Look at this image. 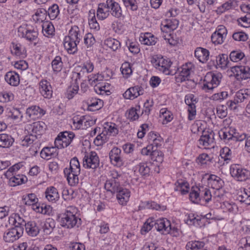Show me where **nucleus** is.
<instances>
[{
	"mask_svg": "<svg viewBox=\"0 0 250 250\" xmlns=\"http://www.w3.org/2000/svg\"><path fill=\"white\" fill-rule=\"evenodd\" d=\"M82 38L79 28L77 26L71 27L68 36L65 37L64 47L69 54H74L78 50L77 45Z\"/></svg>",
	"mask_w": 250,
	"mask_h": 250,
	"instance_id": "1",
	"label": "nucleus"
},
{
	"mask_svg": "<svg viewBox=\"0 0 250 250\" xmlns=\"http://www.w3.org/2000/svg\"><path fill=\"white\" fill-rule=\"evenodd\" d=\"M61 225L66 229H72L81 224V219L76 215L74 208H68L67 210L61 215Z\"/></svg>",
	"mask_w": 250,
	"mask_h": 250,
	"instance_id": "2",
	"label": "nucleus"
},
{
	"mask_svg": "<svg viewBox=\"0 0 250 250\" xmlns=\"http://www.w3.org/2000/svg\"><path fill=\"white\" fill-rule=\"evenodd\" d=\"M222 78V75L220 72H210L207 74L202 85V89L206 92H209L220 84Z\"/></svg>",
	"mask_w": 250,
	"mask_h": 250,
	"instance_id": "3",
	"label": "nucleus"
},
{
	"mask_svg": "<svg viewBox=\"0 0 250 250\" xmlns=\"http://www.w3.org/2000/svg\"><path fill=\"white\" fill-rule=\"evenodd\" d=\"M153 65L159 71H162L166 75H172L169 68L172 62L168 59H165L163 57L153 58L151 60Z\"/></svg>",
	"mask_w": 250,
	"mask_h": 250,
	"instance_id": "4",
	"label": "nucleus"
},
{
	"mask_svg": "<svg viewBox=\"0 0 250 250\" xmlns=\"http://www.w3.org/2000/svg\"><path fill=\"white\" fill-rule=\"evenodd\" d=\"M74 137L75 134L72 132H60L55 140V146L58 149L66 147L70 144Z\"/></svg>",
	"mask_w": 250,
	"mask_h": 250,
	"instance_id": "5",
	"label": "nucleus"
},
{
	"mask_svg": "<svg viewBox=\"0 0 250 250\" xmlns=\"http://www.w3.org/2000/svg\"><path fill=\"white\" fill-rule=\"evenodd\" d=\"M230 173L239 181H245L250 177V171L237 164L230 166Z\"/></svg>",
	"mask_w": 250,
	"mask_h": 250,
	"instance_id": "6",
	"label": "nucleus"
},
{
	"mask_svg": "<svg viewBox=\"0 0 250 250\" xmlns=\"http://www.w3.org/2000/svg\"><path fill=\"white\" fill-rule=\"evenodd\" d=\"M93 121L87 116H75L73 118V126L75 129H85L91 125Z\"/></svg>",
	"mask_w": 250,
	"mask_h": 250,
	"instance_id": "7",
	"label": "nucleus"
},
{
	"mask_svg": "<svg viewBox=\"0 0 250 250\" xmlns=\"http://www.w3.org/2000/svg\"><path fill=\"white\" fill-rule=\"evenodd\" d=\"M83 166L86 168L95 169L99 166V159L95 151L85 155L83 159Z\"/></svg>",
	"mask_w": 250,
	"mask_h": 250,
	"instance_id": "8",
	"label": "nucleus"
},
{
	"mask_svg": "<svg viewBox=\"0 0 250 250\" xmlns=\"http://www.w3.org/2000/svg\"><path fill=\"white\" fill-rule=\"evenodd\" d=\"M227 35V30L224 25H219L217 30L211 35V40L214 44H221L224 42Z\"/></svg>",
	"mask_w": 250,
	"mask_h": 250,
	"instance_id": "9",
	"label": "nucleus"
},
{
	"mask_svg": "<svg viewBox=\"0 0 250 250\" xmlns=\"http://www.w3.org/2000/svg\"><path fill=\"white\" fill-rule=\"evenodd\" d=\"M170 222L166 218L155 220V229L163 234H167L170 230Z\"/></svg>",
	"mask_w": 250,
	"mask_h": 250,
	"instance_id": "10",
	"label": "nucleus"
},
{
	"mask_svg": "<svg viewBox=\"0 0 250 250\" xmlns=\"http://www.w3.org/2000/svg\"><path fill=\"white\" fill-rule=\"evenodd\" d=\"M231 71L235 73L237 79L247 80L250 79V67L248 66L236 65L232 67Z\"/></svg>",
	"mask_w": 250,
	"mask_h": 250,
	"instance_id": "11",
	"label": "nucleus"
},
{
	"mask_svg": "<svg viewBox=\"0 0 250 250\" xmlns=\"http://www.w3.org/2000/svg\"><path fill=\"white\" fill-rule=\"evenodd\" d=\"M106 8L109 10L110 14L116 18L119 19L122 17V10L120 4L114 0H106Z\"/></svg>",
	"mask_w": 250,
	"mask_h": 250,
	"instance_id": "12",
	"label": "nucleus"
},
{
	"mask_svg": "<svg viewBox=\"0 0 250 250\" xmlns=\"http://www.w3.org/2000/svg\"><path fill=\"white\" fill-rule=\"evenodd\" d=\"M19 32L21 33L22 37L25 38L30 42L36 41L38 36V32L36 29L32 27L24 28L20 27L19 28Z\"/></svg>",
	"mask_w": 250,
	"mask_h": 250,
	"instance_id": "13",
	"label": "nucleus"
},
{
	"mask_svg": "<svg viewBox=\"0 0 250 250\" xmlns=\"http://www.w3.org/2000/svg\"><path fill=\"white\" fill-rule=\"evenodd\" d=\"M39 90L45 98L50 99L52 97L53 90L50 83L46 80H42L39 83Z\"/></svg>",
	"mask_w": 250,
	"mask_h": 250,
	"instance_id": "14",
	"label": "nucleus"
},
{
	"mask_svg": "<svg viewBox=\"0 0 250 250\" xmlns=\"http://www.w3.org/2000/svg\"><path fill=\"white\" fill-rule=\"evenodd\" d=\"M235 128L232 127H225L221 129L218 132L219 137L226 143L232 144L233 142V133Z\"/></svg>",
	"mask_w": 250,
	"mask_h": 250,
	"instance_id": "15",
	"label": "nucleus"
},
{
	"mask_svg": "<svg viewBox=\"0 0 250 250\" xmlns=\"http://www.w3.org/2000/svg\"><path fill=\"white\" fill-rule=\"evenodd\" d=\"M74 169L69 166V168H65L63 170V173L67 177V180L69 184L71 186H74L79 183L78 176L80 173H76L74 172Z\"/></svg>",
	"mask_w": 250,
	"mask_h": 250,
	"instance_id": "16",
	"label": "nucleus"
},
{
	"mask_svg": "<svg viewBox=\"0 0 250 250\" xmlns=\"http://www.w3.org/2000/svg\"><path fill=\"white\" fill-rule=\"evenodd\" d=\"M143 93L144 90L142 87L139 86H135L127 89L123 94V96L126 99L133 100L139 96L143 95Z\"/></svg>",
	"mask_w": 250,
	"mask_h": 250,
	"instance_id": "17",
	"label": "nucleus"
},
{
	"mask_svg": "<svg viewBox=\"0 0 250 250\" xmlns=\"http://www.w3.org/2000/svg\"><path fill=\"white\" fill-rule=\"evenodd\" d=\"M22 235V234L21 233V229L16 230L11 228L4 233L3 239L6 242L13 243L19 239Z\"/></svg>",
	"mask_w": 250,
	"mask_h": 250,
	"instance_id": "18",
	"label": "nucleus"
},
{
	"mask_svg": "<svg viewBox=\"0 0 250 250\" xmlns=\"http://www.w3.org/2000/svg\"><path fill=\"white\" fill-rule=\"evenodd\" d=\"M45 113L43 109L36 105H32L28 107L26 111V114L32 120H36L42 117Z\"/></svg>",
	"mask_w": 250,
	"mask_h": 250,
	"instance_id": "19",
	"label": "nucleus"
},
{
	"mask_svg": "<svg viewBox=\"0 0 250 250\" xmlns=\"http://www.w3.org/2000/svg\"><path fill=\"white\" fill-rule=\"evenodd\" d=\"M109 158L114 165H121L123 163L121 157V150L117 147H114L109 152Z\"/></svg>",
	"mask_w": 250,
	"mask_h": 250,
	"instance_id": "20",
	"label": "nucleus"
},
{
	"mask_svg": "<svg viewBox=\"0 0 250 250\" xmlns=\"http://www.w3.org/2000/svg\"><path fill=\"white\" fill-rule=\"evenodd\" d=\"M46 125L42 121L33 123L30 125L29 129L31 130L32 134L38 137L41 135L45 130Z\"/></svg>",
	"mask_w": 250,
	"mask_h": 250,
	"instance_id": "21",
	"label": "nucleus"
},
{
	"mask_svg": "<svg viewBox=\"0 0 250 250\" xmlns=\"http://www.w3.org/2000/svg\"><path fill=\"white\" fill-rule=\"evenodd\" d=\"M116 193L117 199L119 204L122 205H126V203L129 201L130 196V191L126 188H124L121 187Z\"/></svg>",
	"mask_w": 250,
	"mask_h": 250,
	"instance_id": "22",
	"label": "nucleus"
},
{
	"mask_svg": "<svg viewBox=\"0 0 250 250\" xmlns=\"http://www.w3.org/2000/svg\"><path fill=\"white\" fill-rule=\"evenodd\" d=\"M224 182L218 176L211 174L208 178V184L211 188L219 190L223 187Z\"/></svg>",
	"mask_w": 250,
	"mask_h": 250,
	"instance_id": "23",
	"label": "nucleus"
},
{
	"mask_svg": "<svg viewBox=\"0 0 250 250\" xmlns=\"http://www.w3.org/2000/svg\"><path fill=\"white\" fill-rule=\"evenodd\" d=\"M5 81L10 85L17 86L20 83V76L15 71H9L4 76Z\"/></svg>",
	"mask_w": 250,
	"mask_h": 250,
	"instance_id": "24",
	"label": "nucleus"
},
{
	"mask_svg": "<svg viewBox=\"0 0 250 250\" xmlns=\"http://www.w3.org/2000/svg\"><path fill=\"white\" fill-rule=\"evenodd\" d=\"M181 69L179 74L175 76L176 81L177 83H182L188 80L190 74L191 68L187 64L183 65Z\"/></svg>",
	"mask_w": 250,
	"mask_h": 250,
	"instance_id": "25",
	"label": "nucleus"
},
{
	"mask_svg": "<svg viewBox=\"0 0 250 250\" xmlns=\"http://www.w3.org/2000/svg\"><path fill=\"white\" fill-rule=\"evenodd\" d=\"M195 57L201 62H206L209 59V52L207 49L197 47L194 51Z\"/></svg>",
	"mask_w": 250,
	"mask_h": 250,
	"instance_id": "26",
	"label": "nucleus"
},
{
	"mask_svg": "<svg viewBox=\"0 0 250 250\" xmlns=\"http://www.w3.org/2000/svg\"><path fill=\"white\" fill-rule=\"evenodd\" d=\"M216 67L225 69L229 67V62L228 60V56L225 54H221L216 57Z\"/></svg>",
	"mask_w": 250,
	"mask_h": 250,
	"instance_id": "27",
	"label": "nucleus"
},
{
	"mask_svg": "<svg viewBox=\"0 0 250 250\" xmlns=\"http://www.w3.org/2000/svg\"><path fill=\"white\" fill-rule=\"evenodd\" d=\"M121 188L119 181H112V180H107L105 184L104 188L108 192L112 194L116 193Z\"/></svg>",
	"mask_w": 250,
	"mask_h": 250,
	"instance_id": "28",
	"label": "nucleus"
},
{
	"mask_svg": "<svg viewBox=\"0 0 250 250\" xmlns=\"http://www.w3.org/2000/svg\"><path fill=\"white\" fill-rule=\"evenodd\" d=\"M45 197L50 202H56L59 199L58 190L54 187L47 188L45 191Z\"/></svg>",
	"mask_w": 250,
	"mask_h": 250,
	"instance_id": "29",
	"label": "nucleus"
},
{
	"mask_svg": "<svg viewBox=\"0 0 250 250\" xmlns=\"http://www.w3.org/2000/svg\"><path fill=\"white\" fill-rule=\"evenodd\" d=\"M37 225L38 223L32 221L26 223L25 229L29 235L36 236L39 234L40 229Z\"/></svg>",
	"mask_w": 250,
	"mask_h": 250,
	"instance_id": "30",
	"label": "nucleus"
},
{
	"mask_svg": "<svg viewBox=\"0 0 250 250\" xmlns=\"http://www.w3.org/2000/svg\"><path fill=\"white\" fill-rule=\"evenodd\" d=\"M109 14V10L106 8V2L99 3L97 10V18L99 20H103L107 18Z\"/></svg>",
	"mask_w": 250,
	"mask_h": 250,
	"instance_id": "31",
	"label": "nucleus"
},
{
	"mask_svg": "<svg viewBox=\"0 0 250 250\" xmlns=\"http://www.w3.org/2000/svg\"><path fill=\"white\" fill-rule=\"evenodd\" d=\"M14 142V139L11 135L5 133L0 134V147L9 148Z\"/></svg>",
	"mask_w": 250,
	"mask_h": 250,
	"instance_id": "32",
	"label": "nucleus"
},
{
	"mask_svg": "<svg viewBox=\"0 0 250 250\" xmlns=\"http://www.w3.org/2000/svg\"><path fill=\"white\" fill-rule=\"evenodd\" d=\"M56 148H57L56 146L44 147L41 151V157L44 159L47 160H49L52 157H55L58 154V152H56L57 149Z\"/></svg>",
	"mask_w": 250,
	"mask_h": 250,
	"instance_id": "33",
	"label": "nucleus"
},
{
	"mask_svg": "<svg viewBox=\"0 0 250 250\" xmlns=\"http://www.w3.org/2000/svg\"><path fill=\"white\" fill-rule=\"evenodd\" d=\"M199 190L201 198V204L202 202H205L206 203H208L211 201L212 195L211 192L209 189L203 187H200V189H197Z\"/></svg>",
	"mask_w": 250,
	"mask_h": 250,
	"instance_id": "34",
	"label": "nucleus"
},
{
	"mask_svg": "<svg viewBox=\"0 0 250 250\" xmlns=\"http://www.w3.org/2000/svg\"><path fill=\"white\" fill-rule=\"evenodd\" d=\"M250 98V89H241L237 91L235 95L234 100L237 103H242L245 100L249 99Z\"/></svg>",
	"mask_w": 250,
	"mask_h": 250,
	"instance_id": "35",
	"label": "nucleus"
},
{
	"mask_svg": "<svg viewBox=\"0 0 250 250\" xmlns=\"http://www.w3.org/2000/svg\"><path fill=\"white\" fill-rule=\"evenodd\" d=\"M140 41L142 44L152 45L156 43L157 39L151 33H146L140 37Z\"/></svg>",
	"mask_w": 250,
	"mask_h": 250,
	"instance_id": "36",
	"label": "nucleus"
},
{
	"mask_svg": "<svg viewBox=\"0 0 250 250\" xmlns=\"http://www.w3.org/2000/svg\"><path fill=\"white\" fill-rule=\"evenodd\" d=\"M103 105L102 100L94 98L92 99L87 102V110L94 111L100 109Z\"/></svg>",
	"mask_w": 250,
	"mask_h": 250,
	"instance_id": "37",
	"label": "nucleus"
},
{
	"mask_svg": "<svg viewBox=\"0 0 250 250\" xmlns=\"http://www.w3.org/2000/svg\"><path fill=\"white\" fill-rule=\"evenodd\" d=\"M104 44L113 51H116L121 48L120 42L114 38L106 39L104 42Z\"/></svg>",
	"mask_w": 250,
	"mask_h": 250,
	"instance_id": "38",
	"label": "nucleus"
},
{
	"mask_svg": "<svg viewBox=\"0 0 250 250\" xmlns=\"http://www.w3.org/2000/svg\"><path fill=\"white\" fill-rule=\"evenodd\" d=\"M42 33L47 37H50L54 35L55 28L52 23L48 21H44L42 25Z\"/></svg>",
	"mask_w": 250,
	"mask_h": 250,
	"instance_id": "39",
	"label": "nucleus"
},
{
	"mask_svg": "<svg viewBox=\"0 0 250 250\" xmlns=\"http://www.w3.org/2000/svg\"><path fill=\"white\" fill-rule=\"evenodd\" d=\"M104 128L107 134L110 136H115L119 132L118 125L112 122H107L104 124Z\"/></svg>",
	"mask_w": 250,
	"mask_h": 250,
	"instance_id": "40",
	"label": "nucleus"
},
{
	"mask_svg": "<svg viewBox=\"0 0 250 250\" xmlns=\"http://www.w3.org/2000/svg\"><path fill=\"white\" fill-rule=\"evenodd\" d=\"M136 170H138L142 176L146 177L149 175L150 168L147 163H140L135 167V171Z\"/></svg>",
	"mask_w": 250,
	"mask_h": 250,
	"instance_id": "41",
	"label": "nucleus"
},
{
	"mask_svg": "<svg viewBox=\"0 0 250 250\" xmlns=\"http://www.w3.org/2000/svg\"><path fill=\"white\" fill-rule=\"evenodd\" d=\"M23 204L31 206L37 203L38 202V198L34 193H29L23 195L22 198Z\"/></svg>",
	"mask_w": 250,
	"mask_h": 250,
	"instance_id": "42",
	"label": "nucleus"
},
{
	"mask_svg": "<svg viewBox=\"0 0 250 250\" xmlns=\"http://www.w3.org/2000/svg\"><path fill=\"white\" fill-rule=\"evenodd\" d=\"M175 185V190L180 191L182 194L185 195L188 193L189 187L188 182L180 180L176 182Z\"/></svg>",
	"mask_w": 250,
	"mask_h": 250,
	"instance_id": "43",
	"label": "nucleus"
},
{
	"mask_svg": "<svg viewBox=\"0 0 250 250\" xmlns=\"http://www.w3.org/2000/svg\"><path fill=\"white\" fill-rule=\"evenodd\" d=\"M197 189H200V187H192L189 193L190 200L192 202L195 204L201 203L200 193Z\"/></svg>",
	"mask_w": 250,
	"mask_h": 250,
	"instance_id": "44",
	"label": "nucleus"
},
{
	"mask_svg": "<svg viewBox=\"0 0 250 250\" xmlns=\"http://www.w3.org/2000/svg\"><path fill=\"white\" fill-rule=\"evenodd\" d=\"M208 131L204 130L203 131L202 135L201 136L199 140V144L205 146H208L209 144L212 142L210 137V135Z\"/></svg>",
	"mask_w": 250,
	"mask_h": 250,
	"instance_id": "45",
	"label": "nucleus"
},
{
	"mask_svg": "<svg viewBox=\"0 0 250 250\" xmlns=\"http://www.w3.org/2000/svg\"><path fill=\"white\" fill-rule=\"evenodd\" d=\"M205 246L204 242L200 241H191L187 243V250H200Z\"/></svg>",
	"mask_w": 250,
	"mask_h": 250,
	"instance_id": "46",
	"label": "nucleus"
},
{
	"mask_svg": "<svg viewBox=\"0 0 250 250\" xmlns=\"http://www.w3.org/2000/svg\"><path fill=\"white\" fill-rule=\"evenodd\" d=\"M47 16V11L43 8L38 9L33 16L34 21L39 22H43L46 20Z\"/></svg>",
	"mask_w": 250,
	"mask_h": 250,
	"instance_id": "47",
	"label": "nucleus"
},
{
	"mask_svg": "<svg viewBox=\"0 0 250 250\" xmlns=\"http://www.w3.org/2000/svg\"><path fill=\"white\" fill-rule=\"evenodd\" d=\"M55 227V221L51 218L46 219L42 226V229L44 233L50 234Z\"/></svg>",
	"mask_w": 250,
	"mask_h": 250,
	"instance_id": "48",
	"label": "nucleus"
},
{
	"mask_svg": "<svg viewBox=\"0 0 250 250\" xmlns=\"http://www.w3.org/2000/svg\"><path fill=\"white\" fill-rule=\"evenodd\" d=\"M77 79L75 83L69 87H68L66 93V96L68 99H72L74 96L78 93L79 89V85L76 83Z\"/></svg>",
	"mask_w": 250,
	"mask_h": 250,
	"instance_id": "49",
	"label": "nucleus"
},
{
	"mask_svg": "<svg viewBox=\"0 0 250 250\" xmlns=\"http://www.w3.org/2000/svg\"><path fill=\"white\" fill-rule=\"evenodd\" d=\"M27 179L26 176L23 175H15L12 177L10 178V182L13 183L14 184L12 185V186L19 185L26 182Z\"/></svg>",
	"mask_w": 250,
	"mask_h": 250,
	"instance_id": "50",
	"label": "nucleus"
},
{
	"mask_svg": "<svg viewBox=\"0 0 250 250\" xmlns=\"http://www.w3.org/2000/svg\"><path fill=\"white\" fill-rule=\"evenodd\" d=\"M47 16L51 20H55L59 14V6L54 4L47 11Z\"/></svg>",
	"mask_w": 250,
	"mask_h": 250,
	"instance_id": "51",
	"label": "nucleus"
},
{
	"mask_svg": "<svg viewBox=\"0 0 250 250\" xmlns=\"http://www.w3.org/2000/svg\"><path fill=\"white\" fill-rule=\"evenodd\" d=\"M245 57L244 53L240 50H234L229 54L230 60L233 62H237Z\"/></svg>",
	"mask_w": 250,
	"mask_h": 250,
	"instance_id": "52",
	"label": "nucleus"
},
{
	"mask_svg": "<svg viewBox=\"0 0 250 250\" xmlns=\"http://www.w3.org/2000/svg\"><path fill=\"white\" fill-rule=\"evenodd\" d=\"M122 73L125 78H128L132 73L131 64L128 62L123 63L121 67Z\"/></svg>",
	"mask_w": 250,
	"mask_h": 250,
	"instance_id": "53",
	"label": "nucleus"
},
{
	"mask_svg": "<svg viewBox=\"0 0 250 250\" xmlns=\"http://www.w3.org/2000/svg\"><path fill=\"white\" fill-rule=\"evenodd\" d=\"M14 95L11 92L4 91L0 93V101L3 103H7L13 101Z\"/></svg>",
	"mask_w": 250,
	"mask_h": 250,
	"instance_id": "54",
	"label": "nucleus"
},
{
	"mask_svg": "<svg viewBox=\"0 0 250 250\" xmlns=\"http://www.w3.org/2000/svg\"><path fill=\"white\" fill-rule=\"evenodd\" d=\"M62 59L60 56H56L55 59L52 61V68L55 72H59L62 69Z\"/></svg>",
	"mask_w": 250,
	"mask_h": 250,
	"instance_id": "55",
	"label": "nucleus"
},
{
	"mask_svg": "<svg viewBox=\"0 0 250 250\" xmlns=\"http://www.w3.org/2000/svg\"><path fill=\"white\" fill-rule=\"evenodd\" d=\"M220 156L225 161H230L232 158V152L228 147H224L220 152Z\"/></svg>",
	"mask_w": 250,
	"mask_h": 250,
	"instance_id": "56",
	"label": "nucleus"
},
{
	"mask_svg": "<svg viewBox=\"0 0 250 250\" xmlns=\"http://www.w3.org/2000/svg\"><path fill=\"white\" fill-rule=\"evenodd\" d=\"M154 224H155V220L153 218H148L141 229L142 233L143 234L144 231L145 232H147L150 230L153 227L155 228Z\"/></svg>",
	"mask_w": 250,
	"mask_h": 250,
	"instance_id": "57",
	"label": "nucleus"
},
{
	"mask_svg": "<svg viewBox=\"0 0 250 250\" xmlns=\"http://www.w3.org/2000/svg\"><path fill=\"white\" fill-rule=\"evenodd\" d=\"M137 109L134 107H131L126 112L125 116L126 118L131 121H135L139 118V115L137 113Z\"/></svg>",
	"mask_w": 250,
	"mask_h": 250,
	"instance_id": "58",
	"label": "nucleus"
},
{
	"mask_svg": "<svg viewBox=\"0 0 250 250\" xmlns=\"http://www.w3.org/2000/svg\"><path fill=\"white\" fill-rule=\"evenodd\" d=\"M104 76L102 74L94 75L88 76V80L91 85L99 84L100 82L103 81Z\"/></svg>",
	"mask_w": 250,
	"mask_h": 250,
	"instance_id": "59",
	"label": "nucleus"
},
{
	"mask_svg": "<svg viewBox=\"0 0 250 250\" xmlns=\"http://www.w3.org/2000/svg\"><path fill=\"white\" fill-rule=\"evenodd\" d=\"M239 244L240 248L244 250H250V237L242 238Z\"/></svg>",
	"mask_w": 250,
	"mask_h": 250,
	"instance_id": "60",
	"label": "nucleus"
},
{
	"mask_svg": "<svg viewBox=\"0 0 250 250\" xmlns=\"http://www.w3.org/2000/svg\"><path fill=\"white\" fill-rule=\"evenodd\" d=\"M69 166L73 168L75 170L74 172L76 173H80L81 169L80 163L76 157L71 159L69 163Z\"/></svg>",
	"mask_w": 250,
	"mask_h": 250,
	"instance_id": "61",
	"label": "nucleus"
},
{
	"mask_svg": "<svg viewBox=\"0 0 250 250\" xmlns=\"http://www.w3.org/2000/svg\"><path fill=\"white\" fill-rule=\"evenodd\" d=\"M125 7H130L132 11H137L138 9V5L136 0H122Z\"/></svg>",
	"mask_w": 250,
	"mask_h": 250,
	"instance_id": "62",
	"label": "nucleus"
},
{
	"mask_svg": "<svg viewBox=\"0 0 250 250\" xmlns=\"http://www.w3.org/2000/svg\"><path fill=\"white\" fill-rule=\"evenodd\" d=\"M95 42V38L91 33H87L85 35L84 37V43L87 47H91Z\"/></svg>",
	"mask_w": 250,
	"mask_h": 250,
	"instance_id": "63",
	"label": "nucleus"
},
{
	"mask_svg": "<svg viewBox=\"0 0 250 250\" xmlns=\"http://www.w3.org/2000/svg\"><path fill=\"white\" fill-rule=\"evenodd\" d=\"M232 38L235 41H245L248 39V36L244 32H236L233 34Z\"/></svg>",
	"mask_w": 250,
	"mask_h": 250,
	"instance_id": "64",
	"label": "nucleus"
}]
</instances>
